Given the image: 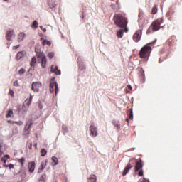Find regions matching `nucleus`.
<instances>
[{
	"label": "nucleus",
	"mask_w": 182,
	"mask_h": 182,
	"mask_svg": "<svg viewBox=\"0 0 182 182\" xmlns=\"http://www.w3.org/2000/svg\"><path fill=\"white\" fill-rule=\"evenodd\" d=\"M145 182H149V181H145Z\"/></svg>",
	"instance_id": "69168bd1"
},
{
	"label": "nucleus",
	"mask_w": 182,
	"mask_h": 182,
	"mask_svg": "<svg viewBox=\"0 0 182 182\" xmlns=\"http://www.w3.org/2000/svg\"><path fill=\"white\" fill-rule=\"evenodd\" d=\"M112 1H114V0H112Z\"/></svg>",
	"instance_id": "338daca9"
},
{
	"label": "nucleus",
	"mask_w": 182,
	"mask_h": 182,
	"mask_svg": "<svg viewBox=\"0 0 182 182\" xmlns=\"http://www.w3.org/2000/svg\"><path fill=\"white\" fill-rule=\"evenodd\" d=\"M46 167V164L42 162V164H41V171L43 170H44Z\"/></svg>",
	"instance_id": "79ce46f5"
},
{
	"label": "nucleus",
	"mask_w": 182,
	"mask_h": 182,
	"mask_svg": "<svg viewBox=\"0 0 182 182\" xmlns=\"http://www.w3.org/2000/svg\"><path fill=\"white\" fill-rule=\"evenodd\" d=\"M4 159H11V156H9V155L6 154L4 156Z\"/></svg>",
	"instance_id": "603ef678"
},
{
	"label": "nucleus",
	"mask_w": 182,
	"mask_h": 182,
	"mask_svg": "<svg viewBox=\"0 0 182 182\" xmlns=\"http://www.w3.org/2000/svg\"><path fill=\"white\" fill-rule=\"evenodd\" d=\"M28 112V109L25 110V113H26Z\"/></svg>",
	"instance_id": "680f3d73"
},
{
	"label": "nucleus",
	"mask_w": 182,
	"mask_h": 182,
	"mask_svg": "<svg viewBox=\"0 0 182 182\" xmlns=\"http://www.w3.org/2000/svg\"><path fill=\"white\" fill-rule=\"evenodd\" d=\"M32 28H33L34 29H36L38 28V21H34L33 22Z\"/></svg>",
	"instance_id": "e433bc0d"
},
{
	"label": "nucleus",
	"mask_w": 182,
	"mask_h": 182,
	"mask_svg": "<svg viewBox=\"0 0 182 182\" xmlns=\"http://www.w3.org/2000/svg\"><path fill=\"white\" fill-rule=\"evenodd\" d=\"M114 22L119 28H127V18L121 14H117L114 16Z\"/></svg>",
	"instance_id": "f257e3e1"
},
{
	"label": "nucleus",
	"mask_w": 182,
	"mask_h": 182,
	"mask_svg": "<svg viewBox=\"0 0 182 182\" xmlns=\"http://www.w3.org/2000/svg\"><path fill=\"white\" fill-rule=\"evenodd\" d=\"M114 126L117 128V130L120 129V122L119 121L116 122L114 121L113 122Z\"/></svg>",
	"instance_id": "c756f323"
},
{
	"label": "nucleus",
	"mask_w": 182,
	"mask_h": 182,
	"mask_svg": "<svg viewBox=\"0 0 182 182\" xmlns=\"http://www.w3.org/2000/svg\"><path fill=\"white\" fill-rule=\"evenodd\" d=\"M54 56H55V54H54L53 53H50L48 54V58H49L50 59H53V58H54Z\"/></svg>",
	"instance_id": "a19ab883"
},
{
	"label": "nucleus",
	"mask_w": 182,
	"mask_h": 182,
	"mask_svg": "<svg viewBox=\"0 0 182 182\" xmlns=\"http://www.w3.org/2000/svg\"><path fill=\"white\" fill-rule=\"evenodd\" d=\"M3 167L8 168V167H9V165H6V164H4L3 165Z\"/></svg>",
	"instance_id": "5fc2aeb1"
},
{
	"label": "nucleus",
	"mask_w": 182,
	"mask_h": 182,
	"mask_svg": "<svg viewBox=\"0 0 182 182\" xmlns=\"http://www.w3.org/2000/svg\"><path fill=\"white\" fill-rule=\"evenodd\" d=\"M43 32H46V28H43Z\"/></svg>",
	"instance_id": "4d7b16f0"
},
{
	"label": "nucleus",
	"mask_w": 182,
	"mask_h": 182,
	"mask_svg": "<svg viewBox=\"0 0 182 182\" xmlns=\"http://www.w3.org/2000/svg\"><path fill=\"white\" fill-rule=\"evenodd\" d=\"M32 99H33V97L32 96V95H30L29 99L25 101L27 107H29L31 106V104L32 103Z\"/></svg>",
	"instance_id": "aec40b11"
},
{
	"label": "nucleus",
	"mask_w": 182,
	"mask_h": 182,
	"mask_svg": "<svg viewBox=\"0 0 182 182\" xmlns=\"http://www.w3.org/2000/svg\"><path fill=\"white\" fill-rule=\"evenodd\" d=\"M23 107H25V104H23V107H22V109H23Z\"/></svg>",
	"instance_id": "052dcab7"
},
{
	"label": "nucleus",
	"mask_w": 182,
	"mask_h": 182,
	"mask_svg": "<svg viewBox=\"0 0 182 182\" xmlns=\"http://www.w3.org/2000/svg\"><path fill=\"white\" fill-rule=\"evenodd\" d=\"M151 53V48L150 46H144L139 51V58L144 60H149Z\"/></svg>",
	"instance_id": "7ed1b4c3"
},
{
	"label": "nucleus",
	"mask_w": 182,
	"mask_h": 182,
	"mask_svg": "<svg viewBox=\"0 0 182 182\" xmlns=\"http://www.w3.org/2000/svg\"><path fill=\"white\" fill-rule=\"evenodd\" d=\"M13 115H14V111L12 109H10L7 112L6 117V119H9V117H12Z\"/></svg>",
	"instance_id": "a878e982"
},
{
	"label": "nucleus",
	"mask_w": 182,
	"mask_h": 182,
	"mask_svg": "<svg viewBox=\"0 0 182 182\" xmlns=\"http://www.w3.org/2000/svg\"><path fill=\"white\" fill-rule=\"evenodd\" d=\"M135 164V169L134 171L135 173H137L138 171V176L139 177H143V161L141 159H139V161H135L134 162Z\"/></svg>",
	"instance_id": "20e7f679"
},
{
	"label": "nucleus",
	"mask_w": 182,
	"mask_h": 182,
	"mask_svg": "<svg viewBox=\"0 0 182 182\" xmlns=\"http://www.w3.org/2000/svg\"><path fill=\"white\" fill-rule=\"evenodd\" d=\"M24 38H25V33H20L18 34V41H19L20 42H21V41H23Z\"/></svg>",
	"instance_id": "c85d7f7f"
},
{
	"label": "nucleus",
	"mask_w": 182,
	"mask_h": 182,
	"mask_svg": "<svg viewBox=\"0 0 182 182\" xmlns=\"http://www.w3.org/2000/svg\"><path fill=\"white\" fill-rule=\"evenodd\" d=\"M9 95H10V96H11V97H14V90H10Z\"/></svg>",
	"instance_id": "c03bdc74"
},
{
	"label": "nucleus",
	"mask_w": 182,
	"mask_h": 182,
	"mask_svg": "<svg viewBox=\"0 0 182 182\" xmlns=\"http://www.w3.org/2000/svg\"><path fill=\"white\" fill-rule=\"evenodd\" d=\"M51 72L55 75H60L61 73L60 70H59L58 66L54 65H51Z\"/></svg>",
	"instance_id": "2eb2a0df"
},
{
	"label": "nucleus",
	"mask_w": 182,
	"mask_h": 182,
	"mask_svg": "<svg viewBox=\"0 0 182 182\" xmlns=\"http://www.w3.org/2000/svg\"><path fill=\"white\" fill-rule=\"evenodd\" d=\"M90 136L92 137H97V127L94 125L90 126Z\"/></svg>",
	"instance_id": "6e6552de"
},
{
	"label": "nucleus",
	"mask_w": 182,
	"mask_h": 182,
	"mask_svg": "<svg viewBox=\"0 0 182 182\" xmlns=\"http://www.w3.org/2000/svg\"><path fill=\"white\" fill-rule=\"evenodd\" d=\"M29 150H32V143L28 145Z\"/></svg>",
	"instance_id": "3c124183"
},
{
	"label": "nucleus",
	"mask_w": 182,
	"mask_h": 182,
	"mask_svg": "<svg viewBox=\"0 0 182 182\" xmlns=\"http://www.w3.org/2000/svg\"><path fill=\"white\" fill-rule=\"evenodd\" d=\"M41 87H42V83L39 82H33L32 86H31V90L33 92H39V90L41 89Z\"/></svg>",
	"instance_id": "0eeeda50"
},
{
	"label": "nucleus",
	"mask_w": 182,
	"mask_h": 182,
	"mask_svg": "<svg viewBox=\"0 0 182 182\" xmlns=\"http://www.w3.org/2000/svg\"><path fill=\"white\" fill-rule=\"evenodd\" d=\"M134 42H139L141 39V30H138L133 36Z\"/></svg>",
	"instance_id": "1a4fd4ad"
},
{
	"label": "nucleus",
	"mask_w": 182,
	"mask_h": 182,
	"mask_svg": "<svg viewBox=\"0 0 182 182\" xmlns=\"http://www.w3.org/2000/svg\"><path fill=\"white\" fill-rule=\"evenodd\" d=\"M166 16L168 19L171 21V19H173V18L176 16V11H174V9H170L166 13Z\"/></svg>",
	"instance_id": "9b49d317"
},
{
	"label": "nucleus",
	"mask_w": 182,
	"mask_h": 182,
	"mask_svg": "<svg viewBox=\"0 0 182 182\" xmlns=\"http://www.w3.org/2000/svg\"><path fill=\"white\" fill-rule=\"evenodd\" d=\"M111 8L114 9V11H119L120 9V3L119 1H117L116 4H112Z\"/></svg>",
	"instance_id": "f3484780"
},
{
	"label": "nucleus",
	"mask_w": 182,
	"mask_h": 182,
	"mask_svg": "<svg viewBox=\"0 0 182 182\" xmlns=\"http://www.w3.org/2000/svg\"><path fill=\"white\" fill-rule=\"evenodd\" d=\"M128 31H129V30L127 29V27H124V28H121L117 33V38H123L124 32H128Z\"/></svg>",
	"instance_id": "ddd939ff"
},
{
	"label": "nucleus",
	"mask_w": 182,
	"mask_h": 182,
	"mask_svg": "<svg viewBox=\"0 0 182 182\" xmlns=\"http://www.w3.org/2000/svg\"><path fill=\"white\" fill-rule=\"evenodd\" d=\"M17 161L21 164V167H23V166H25V161H26L25 158L22 157V158L18 159Z\"/></svg>",
	"instance_id": "4be33fe9"
},
{
	"label": "nucleus",
	"mask_w": 182,
	"mask_h": 182,
	"mask_svg": "<svg viewBox=\"0 0 182 182\" xmlns=\"http://www.w3.org/2000/svg\"><path fill=\"white\" fill-rule=\"evenodd\" d=\"M48 151H46V149H41V157H45V156H46Z\"/></svg>",
	"instance_id": "7c9ffc66"
},
{
	"label": "nucleus",
	"mask_w": 182,
	"mask_h": 182,
	"mask_svg": "<svg viewBox=\"0 0 182 182\" xmlns=\"http://www.w3.org/2000/svg\"><path fill=\"white\" fill-rule=\"evenodd\" d=\"M128 89H129L130 90H132V85H128Z\"/></svg>",
	"instance_id": "6e6d98bb"
},
{
	"label": "nucleus",
	"mask_w": 182,
	"mask_h": 182,
	"mask_svg": "<svg viewBox=\"0 0 182 182\" xmlns=\"http://www.w3.org/2000/svg\"><path fill=\"white\" fill-rule=\"evenodd\" d=\"M18 47H16V49H18Z\"/></svg>",
	"instance_id": "0e129e2a"
},
{
	"label": "nucleus",
	"mask_w": 182,
	"mask_h": 182,
	"mask_svg": "<svg viewBox=\"0 0 182 182\" xmlns=\"http://www.w3.org/2000/svg\"><path fill=\"white\" fill-rule=\"evenodd\" d=\"M15 133H18V130H16V131L15 132Z\"/></svg>",
	"instance_id": "e2e57ef3"
},
{
	"label": "nucleus",
	"mask_w": 182,
	"mask_h": 182,
	"mask_svg": "<svg viewBox=\"0 0 182 182\" xmlns=\"http://www.w3.org/2000/svg\"><path fill=\"white\" fill-rule=\"evenodd\" d=\"M1 161L4 163V164H6V159H5V158H1Z\"/></svg>",
	"instance_id": "49530a36"
},
{
	"label": "nucleus",
	"mask_w": 182,
	"mask_h": 182,
	"mask_svg": "<svg viewBox=\"0 0 182 182\" xmlns=\"http://www.w3.org/2000/svg\"><path fill=\"white\" fill-rule=\"evenodd\" d=\"M30 65L33 69H35V65H36V57L32 58Z\"/></svg>",
	"instance_id": "b1692460"
},
{
	"label": "nucleus",
	"mask_w": 182,
	"mask_h": 182,
	"mask_svg": "<svg viewBox=\"0 0 182 182\" xmlns=\"http://www.w3.org/2000/svg\"><path fill=\"white\" fill-rule=\"evenodd\" d=\"M23 73H25V69L23 68L20 69L18 71V75H23Z\"/></svg>",
	"instance_id": "ea45409f"
},
{
	"label": "nucleus",
	"mask_w": 182,
	"mask_h": 182,
	"mask_svg": "<svg viewBox=\"0 0 182 182\" xmlns=\"http://www.w3.org/2000/svg\"><path fill=\"white\" fill-rule=\"evenodd\" d=\"M14 86H19V83L18 82V81H15L14 82Z\"/></svg>",
	"instance_id": "09e8293b"
},
{
	"label": "nucleus",
	"mask_w": 182,
	"mask_h": 182,
	"mask_svg": "<svg viewBox=\"0 0 182 182\" xmlns=\"http://www.w3.org/2000/svg\"><path fill=\"white\" fill-rule=\"evenodd\" d=\"M14 124L17 126H23V122L22 121H14Z\"/></svg>",
	"instance_id": "c9c22d12"
},
{
	"label": "nucleus",
	"mask_w": 182,
	"mask_h": 182,
	"mask_svg": "<svg viewBox=\"0 0 182 182\" xmlns=\"http://www.w3.org/2000/svg\"><path fill=\"white\" fill-rule=\"evenodd\" d=\"M80 68H81V70H83V69H85V65H80Z\"/></svg>",
	"instance_id": "8fccbe9b"
},
{
	"label": "nucleus",
	"mask_w": 182,
	"mask_h": 182,
	"mask_svg": "<svg viewBox=\"0 0 182 182\" xmlns=\"http://www.w3.org/2000/svg\"><path fill=\"white\" fill-rule=\"evenodd\" d=\"M127 114L129 120H133V110L132 109H127Z\"/></svg>",
	"instance_id": "a211bd4d"
},
{
	"label": "nucleus",
	"mask_w": 182,
	"mask_h": 182,
	"mask_svg": "<svg viewBox=\"0 0 182 182\" xmlns=\"http://www.w3.org/2000/svg\"><path fill=\"white\" fill-rule=\"evenodd\" d=\"M34 146L35 147H36L38 146V144H35Z\"/></svg>",
	"instance_id": "bf43d9fd"
},
{
	"label": "nucleus",
	"mask_w": 182,
	"mask_h": 182,
	"mask_svg": "<svg viewBox=\"0 0 182 182\" xmlns=\"http://www.w3.org/2000/svg\"><path fill=\"white\" fill-rule=\"evenodd\" d=\"M8 168H9V170H12V168H14V164H10L8 166Z\"/></svg>",
	"instance_id": "37998d69"
},
{
	"label": "nucleus",
	"mask_w": 182,
	"mask_h": 182,
	"mask_svg": "<svg viewBox=\"0 0 182 182\" xmlns=\"http://www.w3.org/2000/svg\"><path fill=\"white\" fill-rule=\"evenodd\" d=\"M156 42H157V39H155L154 41L149 43L148 44L145 45V46H150V45H155Z\"/></svg>",
	"instance_id": "58836bf2"
},
{
	"label": "nucleus",
	"mask_w": 182,
	"mask_h": 182,
	"mask_svg": "<svg viewBox=\"0 0 182 182\" xmlns=\"http://www.w3.org/2000/svg\"><path fill=\"white\" fill-rule=\"evenodd\" d=\"M41 66L42 68H46V62H47V60H46V56L45 55H43V57H41Z\"/></svg>",
	"instance_id": "6ab92c4d"
},
{
	"label": "nucleus",
	"mask_w": 182,
	"mask_h": 182,
	"mask_svg": "<svg viewBox=\"0 0 182 182\" xmlns=\"http://www.w3.org/2000/svg\"><path fill=\"white\" fill-rule=\"evenodd\" d=\"M144 14H143L142 12H139V20H138V21L139 22H140V21H143V19H144Z\"/></svg>",
	"instance_id": "473e14b6"
},
{
	"label": "nucleus",
	"mask_w": 182,
	"mask_h": 182,
	"mask_svg": "<svg viewBox=\"0 0 182 182\" xmlns=\"http://www.w3.org/2000/svg\"><path fill=\"white\" fill-rule=\"evenodd\" d=\"M52 161L54 163V166H58V164H59V159H58L56 156H53Z\"/></svg>",
	"instance_id": "cd10ccee"
},
{
	"label": "nucleus",
	"mask_w": 182,
	"mask_h": 182,
	"mask_svg": "<svg viewBox=\"0 0 182 182\" xmlns=\"http://www.w3.org/2000/svg\"><path fill=\"white\" fill-rule=\"evenodd\" d=\"M97 181V178L96 177V175H91L88 178V182H96Z\"/></svg>",
	"instance_id": "5701e85b"
},
{
	"label": "nucleus",
	"mask_w": 182,
	"mask_h": 182,
	"mask_svg": "<svg viewBox=\"0 0 182 182\" xmlns=\"http://www.w3.org/2000/svg\"><path fill=\"white\" fill-rule=\"evenodd\" d=\"M163 22H164V20L163 19V18H157L156 20H154L151 23L148 30L146 31L147 35H149V33H151V31L157 32V31H160V29L161 28V23H163Z\"/></svg>",
	"instance_id": "f03ea898"
},
{
	"label": "nucleus",
	"mask_w": 182,
	"mask_h": 182,
	"mask_svg": "<svg viewBox=\"0 0 182 182\" xmlns=\"http://www.w3.org/2000/svg\"><path fill=\"white\" fill-rule=\"evenodd\" d=\"M41 29H43V26H40Z\"/></svg>",
	"instance_id": "13d9d810"
},
{
	"label": "nucleus",
	"mask_w": 182,
	"mask_h": 182,
	"mask_svg": "<svg viewBox=\"0 0 182 182\" xmlns=\"http://www.w3.org/2000/svg\"><path fill=\"white\" fill-rule=\"evenodd\" d=\"M33 125V122H32V119H31L30 124H28L27 128H26V127H25L24 130H26V132H28L29 133V132H31V127H32Z\"/></svg>",
	"instance_id": "393cba45"
},
{
	"label": "nucleus",
	"mask_w": 182,
	"mask_h": 182,
	"mask_svg": "<svg viewBox=\"0 0 182 182\" xmlns=\"http://www.w3.org/2000/svg\"><path fill=\"white\" fill-rule=\"evenodd\" d=\"M50 93H53V92H55V95H58V93H59V87H58V82H50Z\"/></svg>",
	"instance_id": "423d86ee"
},
{
	"label": "nucleus",
	"mask_w": 182,
	"mask_h": 182,
	"mask_svg": "<svg viewBox=\"0 0 182 182\" xmlns=\"http://www.w3.org/2000/svg\"><path fill=\"white\" fill-rule=\"evenodd\" d=\"M7 123H9L10 124H15V121L8 120Z\"/></svg>",
	"instance_id": "a18cd8bd"
},
{
	"label": "nucleus",
	"mask_w": 182,
	"mask_h": 182,
	"mask_svg": "<svg viewBox=\"0 0 182 182\" xmlns=\"http://www.w3.org/2000/svg\"><path fill=\"white\" fill-rule=\"evenodd\" d=\"M2 147H4V142H0V157H2V154H4V151H2Z\"/></svg>",
	"instance_id": "72a5a7b5"
},
{
	"label": "nucleus",
	"mask_w": 182,
	"mask_h": 182,
	"mask_svg": "<svg viewBox=\"0 0 182 182\" xmlns=\"http://www.w3.org/2000/svg\"><path fill=\"white\" fill-rule=\"evenodd\" d=\"M15 36H14V30H9L6 31V38L7 39V41H12V38H14Z\"/></svg>",
	"instance_id": "f8f14e48"
},
{
	"label": "nucleus",
	"mask_w": 182,
	"mask_h": 182,
	"mask_svg": "<svg viewBox=\"0 0 182 182\" xmlns=\"http://www.w3.org/2000/svg\"><path fill=\"white\" fill-rule=\"evenodd\" d=\"M136 163V159L132 158L129 160V163L127 164V166L124 168L123 172H122V176H124L130 170H132L133 165Z\"/></svg>",
	"instance_id": "39448f33"
},
{
	"label": "nucleus",
	"mask_w": 182,
	"mask_h": 182,
	"mask_svg": "<svg viewBox=\"0 0 182 182\" xmlns=\"http://www.w3.org/2000/svg\"><path fill=\"white\" fill-rule=\"evenodd\" d=\"M36 50V53L37 54L38 58H42L43 55V51L41 50V47L40 46H37L35 48Z\"/></svg>",
	"instance_id": "dca6fc26"
},
{
	"label": "nucleus",
	"mask_w": 182,
	"mask_h": 182,
	"mask_svg": "<svg viewBox=\"0 0 182 182\" xmlns=\"http://www.w3.org/2000/svg\"><path fill=\"white\" fill-rule=\"evenodd\" d=\"M41 181H46V174L42 175V176L40 178Z\"/></svg>",
	"instance_id": "4c0bfd02"
},
{
	"label": "nucleus",
	"mask_w": 182,
	"mask_h": 182,
	"mask_svg": "<svg viewBox=\"0 0 182 182\" xmlns=\"http://www.w3.org/2000/svg\"><path fill=\"white\" fill-rule=\"evenodd\" d=\"M50 8H55L56 6V1L51 0L48 2Z\"/></svg>",
	"instance_id": "bb28decb"
},
{
	"label": "nucleus",
	"mask_w": 182,
	"mask_h": 182,
	"mask_svg": "<svg viewBox=\"0 0 182 182\" xmlns=\"http://www.w3.org/2000/svg\"><path fill=\"white\" fill-rule=\"evenodd\" d=\"M23 56V53L22 52H18L16 55V59L17 60H19Z\"/></svg>",
	"instance_id": "f704fd0d"
},
{
	"label": "nucleus",
	"mask_w": 182,
	"mask_h": 182,
	"mask_svg": "<svg viewBox=\"0 0 182 182\" xmlns=\"http://www.w3.org/2000/svg\"><path fill=\"white\" fill-rule=\"evenodd\" d=\"M41 41H43L42 45L43 46H45V45H47V46H50V45H52V42H50V41L43 40V38H41Z\"/></svg>",
	"instance_id": "412c9836"
},
{
	"label": "nucleus",
	"mask_w": 182,
	"mask_h": 182,
	"mask_svg": "<svg viewBox=\"0 0 182 182\" xmlns=\"http://www.w3.org/2000/svg\"><path fill=\"white\" fill-rule=\"evenodd\" d=\"M126 122L128 123V124H129V120H130V119H129V118H126Z\"/></svg>",
	"instance_id": "864d4df0"
},
{
	"label": "nucleus",
	"mask_w": 182,
	"mask_h": 182,
	"mask_svg": "<svg viewBox=\"0 0 182 182\" xmlns=\"http://www.w3.org/2000/svg\"><path fill=\"white\" fill-rule=\"evenodd\" d=\"M176 42H177L176 36H172L168 40L166 41V45L168 46H174V45H176Z\"/></svg>",
	"instance_id": "9d476101"
},
{
	"label": "nucleus",
	"mask_w": 182,
	"mask_h": 182,
	"mask_svg": "<svg viewBox=\"0 0 182 182\" xmlns=\"http://www.w3.org/2000/svg\"><path fill=\"white\" fill-rule=\"evenodd\" d=\"M157 11H158V9H157V6H154V7L152 8V10H151V14L152 15H156V14H157Z\"/></svg>",
	"instance_id": "2f4dec72"
},
{
	"label": "nucleus",
	"mask_w": 182,
	"mask_h": 182,
	"mask_svg": "<svg viewBox=\"0 0 182 182\" xmlns=\"http://www.w3.org/2000/svg\"><path fill=\"white\" fill-rule=\"evenodd\" d=\"M38 107H39V109H43V106L42 105V103H39L38 104Z\"/></svg>",
	"instance_id": "de8ad7c7"
},
{
	"label": "nucleus",
	"mask_w": 182,
	"mask_h": 182,
	"mask_svg": "<svg viewBox=\"0 0 182 182\" xmlns=\"http://www.w3.org/2000/svg\"><path fill=\"white\" fill-rule=\"evenodd\" d=\"M36 166V164L35 161H31L28 163V171L30 173H33L35 171V167Z\"/></svg>",
	"instance_id": "4468645a"
}]
</instances>
